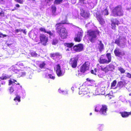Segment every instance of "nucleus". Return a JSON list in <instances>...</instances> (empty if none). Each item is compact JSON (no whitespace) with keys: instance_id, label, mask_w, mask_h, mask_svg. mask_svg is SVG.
Wrapping results in <instances>:
<instances>
[{"instance_id":"f257e3e1","label":"nucleus","mask_w":131,"mask_h":131,"mask_svg":"<svg viewBox=\"0 0 131 131\" xmlns=\"http://www.w3.org/2000/svg\"><path fill=\"white\" fill-rule=\"evenodd\" d=\"M68 24L67 19L62 21L61 23H58L55 25V29L56 32L59 34L60 37L62 39L66 38L68 36V32L66 28L61 24Z\"/></svg>"},{"instance_id":"f03ea898","label":"nucleus","mask_w":131,"mask_h":131,"mask_svg":"<svg viewBox=\"0 0 131 131\" xmlns=\"http://www.w3.org/2000/svg\"><path fill=\"white\" fill-rule=\"evenodd\" d=\"M100 31L97 30H88L87 32V37L89 40L92 43L95 42L97 38V36H100Z\"/></svg>"},{"instance_id":"7ed1b4c3","label":"nucleus","mask_w":131,"mask_h":131,"mask_svg":"<svg viewBox=\"0 0 131 131\" xmlns=\"http://www.w3.org/2000/svg\"><path fill=\"white\" fill-rule=\"evenodd\" d=\"M112 57L110 53L103 54L101 56L98 61L100 64H108L112 61Z\"/></svg>"},{"instance_id":"20e7f679","label":"nucleus","mask_w":131,"mask_h":131,"mask_svg":"<svg viewBox=\"0 0 131 131\" xmlns=\"http://www.w3.org/2000/svg\"><path fill=\"white\" fill-rule=\"evenodd\" d=\"M112 14L114 17L121 16L124 15V12L121 5H118L114 7L112 11Z\"/></svg>"},{"instance_id":"39448f33","label":"nucleus","mask_w":131,"mask_h":131,"mask_svg":"<svg viewBox=\"0 0 131 131\" xmlns=\"http://www.w3.org/2000/svg\"><path fill=\"white\" fill-rule=\"evenodd\" d=\"M90 65V63L88 61H86L80 67L79 70L77 71V75L81 76L82 74L88 70Z\"/></svg>"},{"instance_id":"423d86ee","label":"nucleus","mask_w":131,"mask_h":131,"mask_svg":"<svg viewBox=\"0 0 131 131\" xmlns=\"http://www.w3.org/2000/svg\"><path fill=\"white\" fill-rule=\"evenodd\" d=\"M107 110V106L105 105H102L101 108L99 106H96L95 110L96 112H99L101 115L104 116L106 115Z\"/></svg>"},{"instance_id":"0eeeda50","label":"nucleus","mask_w":131,"mask_h":131,"mask_svg":"<svg viewBox=\"0 0 131 131\" xmlns=\"http://www.w3.org/2000/svg\"><path fill=\"white\" fill-rule=\"evenodd\" d=\"M78 57L77 56L71 58L69 61L70 66L73 68H76L78 65Z\"/></svg>"},{"instance_id":"6e6552de","label":"nucleus","mask_w":131,"mask_h":131,"mask_svg":"<svg viewBox=\"0 0 131 131\" xmlns=\"http://www.w3.org/2000/svg\"><path fill=\"white\" fill-rule=\"evenodd\" d=\"M39 38L40 43L42 45L45 46L48 42V37L44 34H40Z\"/></svg>"},{"instance_id":"1a4fd4ad","label":"nucleus","mask_w":131,"mask_h":131,"mask_svg":"<svg viewBox=\"0 0 131 131\" xmlns=\"http://www.w3.org/2000/svg\"><path fill=\"white\" fill-rule=\"evenodd\" d=\"M56 72L58 77H60L64 75V72L62 71L59 64H57L56 65Z\"/></svg>"},{"instance_id":"9d476101","label":"nucleus","mask_w":131,"mask_h":131,"mask_svg":"<svg viewBox=\"0 0 131 131\" xmlns=\"http://www.w3.org/2000/svg\"><path fill=\"white\" fill-rule=\"evenodd\" d=\"M50 56L55 60L56 59H59L62 57L61 54L58 52L51 53L50 54Z\"/></svg>"},{"instance_id":"9b49d317","label":"nucleus","mask_w":131,"mask_h":131,"mask_svg":"<svg viewBox=\"0 0 131 131\" xmlns=\"http://www.w3.org/2000/svg\"><path fill=\"white\" fill-rule=\"evenodd\" d=\"M80 14L82 17L85 19H88L89 18L90 14L89 12H86L83 8H80Z\"/></svg>"},{"instance_id":"f8f14e48","label":"nucleus","mask_w":131,"mask_h":131,"mask_svg":"<svg viewBox=\"0 0 131 131\" xmlns=\"http://www.w3.org/2000/svg\"><path fill=\"white\" fill-rule=\"evenodd\" d=\"M83 36V32H78L75 35L74 38V40L75 42H79L81 41V39Z\"/></svg>"},{"instance_id":"ddd939ff","label":"nucleus","mask_w":131,"mask_h":131,"mask_svg":"<svg viewBox=\"0 0 131 131\" xmlns=\"http://www.w3.org/2000/svg\"><path fill=\"white\" fill-rule=\"evenodd\" d=\"M83 49V45L81 43L74 46L73 47V50L76 52H80L82 51Z\"/></svg>"},{"instance_id":"4468645a","label":"nucleus","mask_w":131,"mask_h":131,"mask_svg":"<svg viewBox=\"0 0 131 131\" xmlns=\"http://www.w3.org/2000/svg\"><path fill=\"white\" fill-rule=\"evenodd\" d=\"M96 18L99 21V24L101 25H103L105 23V21L100 14H96Z\"/></svg>"},{"instance_id":"2eb2a0df","label":"nucleus","mask_w":131,"mask_h":131,"mask_svg":"<svg viewBox=\"0 0 131 131\" xmlns=\"http://www.w3.org/2000/svg\"><path fill=\"white\" fill-rule=\"evenodd\" d=\"M115 22H114L113 20H111V28L112 29L114 30H115L116 28V25L118 26L120 23L119 21L117 19V18H115Z\"/></svg>"},{"instance_id":"dca6fc26","label":"nucleus","mask_w":131,"mask_h":131,"mask_svg":"<svg viewBox=\"0 0 131 131\" xmlns=\"http://www.w3.org/2000/svg\"><path fill=\"white\" fill-rule=\"evenodd\" d=\"M114 53L116 56L120 57L121 56H123L125 54L124 53H122L119 48H116L114 51Z\"/></svg>"},{"instance_id":"f3484780","label":"nucleus","mask_w":131,"mask_h":131,"mask_svg":"<svg viewBox=\"0 0 131 131\" xmlns=\"http://www.w3.org/2000/svg\"><path fill=\"white\" fill-rule=\"evenodd\" d=\"M39 30L41 32L47 33L49 34L50 36H52L54 35L52 33L51 31H47L46 29L44 28L41 27L39 29Z\"/></svg>"},{"instance_id":"a211bd4d","label":"nucleus","mask_w":131,"mask_h":131,"mask_svg":"<svg viewBox=\"0 0 131 131\" xmlns=\"http://www.w3.org/2000/svg\"><path fill=\"white\" fill-rule=\"evenodd\" d=\"M114 43L120 47L123 46L125 45L124 43L121 41L119 38L115 40Z\"/></svg>"},{"instance_id":"6ab92c4d","label":"nucleus","mask_w":131,"mask_h":131,"mask_svg":"<svg viewBox=\"0 0 131 131\" xmlns=\"http://www.w3.org/2000/svg\"><path fill=\"white\" fill-rule=\"evenodd\" d=\"M120 113L122 117L126 118L129 115H131V111L130 112L125 111L120 112Z\"/></svg>"},{"instance_id":"aec40b11","label":"nucleus","mask_w":131,"mask_h":131,"mask_svg":"<svg viewBox=\"0 0 131 131\" xmlns=\"http://www.w3.org/2000/svg\"><path fill=\"white\" fill-rule=\"evenodd\" d=\"M126 84V82L125 81H120L118 82L117 86L120 89H121Z\"/></svg>"},{"instance_id":"412c9836","label":"nucleus","mask_w":131,"mask_h":131,"mask_svg":"<svg viewBox=\"0 0 131 131\" xmlns=\"http://www.w3.org/2000/svg\"><path fill=\"white\" fill-rule=\"evenodd\" d=\"M87 94V92L84 88L80 89L79 91V94L81 95H84Z\"/></svg>"},{"instance_id":"4be33fe9","label":"nucleus","mask_w":131,"mask_h":131,"mask_svg":"<svg viewBox=\"0 0 131 131\" xmlns=\"http://www.w3.org/2000/svg\"><path fill=\"white\" fill-rule=\"evenodd\" d=\"M102 65L100 66L101 67V70L102 71H103L105 73H107L109 71V69L107 66L104 67Z\"/></svg>"},{"instance_id":"5701e85b","label":"nucleus","mask_w":131,"mask_h":131,"mask_svg":"<svg viewBox=\"0 0 131 131\" xmlns=\"http://www.w3.org/2000/svg\"><path fill=\"white\" fill-rule=\"evenodd\" d=\"M52 12V15L53 16H55L56 15V7L54 5H52L51 7Z\"/></svg>"},{"instance_id":"b1692460","label":"nucleus","mask_w":131,"mask_h":131,"mask_svg":"<svg viewBox=\"0 0 131 131\" xmlns=\"http://www.w3.org/2000/svg\"><path fill=\"white\" fill-rule=\"evenodd\" d=\"M98 48L100 51H102L104 49V45L101 40L99 41Z\"/></svg>"},{"instance_id":"393cba45","label":"nucleus","mask_w":131,"mask_h":131,"mask_svg":"<svg viewBox=\"0 0 131 131\" xmlns=\"http://www.w3.org/2000/svg\"><path fill=\"white\" fill-rule=\"evenodd\" d=\"M74 43L73 42L70 43H64V46L69 48H71L74 45Z\"/></svg>"},{"instance_id":"a878e982","label":"nucleus","mask_w":131,"mask_h":131,"mask_svg":"<svg viewBox=\"0 0 131 131\" xmlns=\"http://www.w3.org/2000/svg\"><path fill=\"white\" fill-rule=\"evenodd\" d=\"M5 14L4 9L0 8V17H4L5 16Z\"/></svg>"},{"instance_id":"bb28decb","label":"nucleus","mask_w":131,"mask_h":131,"mask_svg":"<svg viewBox=\"0 0 131 131\" xmlns=\"http://www.w3.org/2000/svg\"><path fill=\"white\" fill-rule=\"evenodd\" d=\"M107 66L109 69V71H112L115 69L114 66L112 64H109Z\"/></svg>"},{"instance_id":"cd10ccee","label":"nucleus","mask_w":131,"mask_h":131,"mask_svg":"<svg viewBox=\"0 0 131 131\" xmlns=\"http://www.w3.org/2000/svg\"><path fill=\"white\" fill-rule=\"evenodd\" d=\"M58 40L56 38H55L52 40L51 43L52 45H55L58 43Z\"/></svg>"},{"instance_id":"c85d7f7f","label":"nucleus","mask_w":131,"mask_h":131,"mask_svg":"<svg viewBox=\"0 0 131 131\" xmlns=\"http://www.w3.org/2000/svg\"><path fill=\"white\" fill-rule=\"evenodd\" d=\"M18 74V76L19 77H23L25 75L26 73L25 72L20 71L19 72Z\"/></svg>"},{"instance_id":"c756f323","label":"nucleus","mask_w":131,"mask_h":131,"mask_svg":"<svg viewBox=\"0 0 131 131\" xmlns=\"http://www.w3.org/2000/svg\"><path fill=\"white\" fill-rule=\"evenodd\" d=\"M63 2V0H54V4H55L58 5L62 3Z\"/></svg>"},{"instance_id":"7c9ffc66","label":"nucleus","mask_w":131,"mask_h":131,"mask_svg":"<svg viewBox=\"0 0 131 131\" xmlns=\"http://www.w3.org/2000/svg\"><path fill=\"white\" fill-rule=\"evenodd\" d=\"M46 64L45 62H43L41 63H40L39 64V67L41 69L44 68Z\"/></svg>"},{"instance_id":"2f4dec72","label":"nucleus","mask_w":131,"mask_h":131,"mask_svg":"<svg viewBox=\"0 0 131 131\" xmlns=\"http://www.w3.org/2000/svg\"><path fill=\"white\" fill-rule=\"evenodd\" d=\"M118 70L121 74H124L125 72V70L121 67L118 68Z\"/></svg>"},{"instance_id":"473e14b6","label":"nucleus","mask_w":131,"mask_h":131,"mask_svg":"<svg viewBox=\"0 0 131 131\" xmlns=\"http://www.w3.org/2000/svg\"><path fill=\"white\" fill-rule=\"evenodd\" d=\"M9 78V77L7 75H3L1 77H0V81L1 80H6Z\"/></svg>"},{"instance_id":"72a5a7b5","label":"nucleus","mask_w":131,"mask_h":131,"mask_svg":"<svg viewBox=\"0 0 131 131\" xmlns=\"http://www.w3.org/2000/svg\"><path fill=\"white\" fill-rule=\"evenodd\" d=\"M117 84V81L116 80H114L111 83V88H113L115 87Z\"/></svg>"},{"instance_id":"f704fd0d","label":"nucleus","mask_w":131,"mask_h":131,"mask_svg":"<svg viewBox=\"0 0 131 131\" xmlns=\"http://www.w3.org/2000/svg\"><path fill=\"white\" fill-rule=\"evenodd\" d=\"M16 65L18 66H21L23 67H24V66L25 65V64L23 63V61H20L17 62Z\"/></svg>"},{"instance_id":"c9c22d12","label":"nucleus","mask_w":131,"mask_h":131,"mask_svg":"<svg viewBox=\"0 0 131 131\" xmlns=\"http://www.w3.org/2000/svg\"><path fill=\"white\" fill-rule=\"evenodd\" d=\"M20 97L19 95H17L16 97H15L14 99V100L15 101H17L18 102L20 101Z\"/></svg>"},{"instance_id":"e433bc0d","label":"nucleus","mask_w":131,"mask_h":131,"mask_svg":"<svg viewBox=\"0 0 131 131\" xmlns=\"http://www.w3.org/2000/svg\"><path fill=\"white\" fill-rule=\"evenodd\" d=\"M30 53L32 57H36L37 55V54L36 53V52L34 51L30 52Z\"/></svg>"},{"instance_id":"4c0bfd02","label":"nucleus","mask_w":131,"mask_h":131,"mask_svg":"<svg viewBox=\"0 0 131 131\" xmlns=\"http://www.w3.org/2000/svg\"><path fill=\"white\" fill-rule=\"evenodd\" d=\"M103 125H100L97 128L98 131H101L103 128Z\"/></svg>"},{"instance_id":"58836bf2","label":"nucleus","mask_w":131,"mask_h":131,"mask_svg":"<svg viewBox=\"0 0 131 131\" xmlns=\"http://www.w3.org/2000/svg\"><path fill=\"white\" fill-rule=\"evenodd\" d=\"M8 91L10 93H13L14 91L13 87L11 86L9 87L8 89Z\"/></svg>"},{"instance_id":"ea45409f","label":"nucleus","mask_w":131,"mask_h":131,"mask_svg":"<svg viewBox=\"0 0 131 131\" xmlns=\"http://www.w3.org/2000/svg\"><path fill=\"white\" fill-rule=\"evenodd\" d=\"M48 76L50 78L53 80L55 78V76L53 74H48Z\"/></svg>"},{"instance_id":"a19ab883","label":"nucleus","mask_w":131,"mask_h":131,"mask_svg":"<svg viewBox=\"0 0 131 131\" xmlns=\"http://www.w3.org/2000/svg\"><path fill=\"white\" fill-rule=\"evenodd\" d=\"M104 11L105 12V13L104 14V15H108V11L107 8H106L105 9H104Z\"/></svg>"},{"instance_id":"79ce46f5","label":"nucleus","mask_w":131,"mask_h":131,"mask_svg":"<svg viewBox=\"0 0 131 131\" xmlns=\"http://www.w3.org/2000/svg\"><path fill=\"white\" fill-rule=\"evenodd\" d=\"M16 2L20 4H23V0H14Z\"/></svg>"},{"instance_id":"37998d69","label":"nucleus","mask_w":131,"mask_h":131,"mask_svg":"<svg viewBox=\"0 0 131 131\" xmlns=\"http://www.w3.org/2000/svg\"><path fill=\"white\" fill-rule=\"evenodd\" d=\"M7 36V35H6L3 34L1 32H0V38H1L2 37L4 38V37H6ZM0 42H1V41H0Z\"/></svg>"},{"instance_id":"c03bdc74","label":"nucleus","mask_w":131,"mask_h":131,"mask_svg":"<svg viewBox=\"0 0 131 131\" xmlns=\"http://www.w3.org/2000/svg\"><path fill=\"white\" fill-rule=\"evenodd\" d=\"M126 77L129 78H131V74L129 73H127Z\"/></svg>"},{"instance_id":"a18cd8bd","label":"nucleus","mask_w":131,"mask_h":131,"mask_svg":"<svg viewBox=\"0 0 131 131\" xmlns=\"http://www.w3.org/2000/svg\"><path fill=\"white\" fill-rule=\"evenodd\" d=\"M23 31V30L22 29H16V30H15V31L17 32V33H18V32H21V31Z\"/></svg>"},{"instance_id":"49530a36","label":"nucleus","mask_w":131,"mask_h":131,"mask_svg":"<svg viewBox=\"0 0 131 131\" xmlns=\"http://www.w3.org/2000/svg\"><path fill=\"white\" fill-rule=\"evenodd\" d=\"M20 86L19 84L18 83H16V88H17V89H19L20 88Z\"/></svg>"},{"instance_id":"de8ad7c7","label":"nucleus","mask_w":131,"mask_h":131,"mask_svg":"<svg viewBox=\"0 0 131 131\" xmlns=\"http://www.w3.org/2000/svg\"><path fill=\"white\" fill-rule=\"evenodd\" d=\"M13 81H12L11 80H10L9 81L8 85H11L13 83H14Z\"/></svg>"},{"instance_id":"09e8293b","label":"nucleus","mask_w":131,"mask_h":131,"mask_svg":"<svg viewBox=\"0 0 131 131\" xmlns=\"http://www.w3.org/2000/svg\"><path fill=\"white\" fill-rule=\"evenodd\" d=\"M86 80L87 81H88L90 82H93L94 81L93 80H90L88 78L86 79Z\"/></svg>"},{"instance_id":"8fccbe9b","label":"nucleus","mask_w":131,"mask_h":131,"mask_svg":"<svg viewBox=\"0 0 131 131\" xmlns=\"http://www.w3.org/2000/svg\"><path fill=\"white\" fill-rule=\"evenodd\" d=\"M112 97V95H109V94H108V99H109V100L110 99H111V97Z\"/></svg>"},{"instance_id":"3c124183","label":"nucleus","mask_w":131,"mask_h":131,"mask_svg":"<svg viewBox=\"0 0 131 131\" xmlns=\"http://www.w3.org/2000/svg\"><path fill=\"white\" fill-rule=\"evenodd\" d=\"M0 82H1V84L4 85L5 84V82L4 81H2L1 80V81H0Z\"/></svg>"},{"instance_id":"603ef678","label":"nucleus","mask_w":131,"mask_h":131,"mask_svg":"<svg viewBox=\"0 0 131 131\" xmlns=\"http://www.w3.org/2000/svg\"><path fill=\"white\" fill-rule=\"evenodd\" d=\"M91 73L92 74H94L95 75H96V73L95 72L94 73V70H91Z\"/></svg>"},{"instance_id":"864d4df0","label":"nucleus","mask_w":131,"mask_h":131,"mask_svg":"<svg viewBox=\"0 0 131 131\" xmlns=\"http://www.w3.org/2000/svg\"><path fill=\"white\" fill-rule=\"evenodd\" d=\"M53 0H46V1L47 3H49L51 1H52Z\"/></svg>"},{"instance_id":"5fc2aeb1","label":"nucleus","mask_w":131,"mask_h":131,"mask_svg":"<svg viewBox=\"0 0 131 131\" xmlns=\"http://www.w3.org/2000/svg\"><path fill=\"white\" fill-rule=\"evenodd\" d=\"M23 32L25 35L26 34L27 31H26V29H24V30H23Z\"/></svg>"},{"instance_id":"6e6d98bb","label":"nucleus","mask_w":131,"mask_h":131,"mask_svg":"<svg viewBox=\"0 0 131 131\" xmlns=\"http://www.w3.org/2000/svg\"><path fill=\"white\" fill-rule=\"evenodd\" d=\"M15 6H16V7H18V8H19L20 7V5L19 4H16V5H15Z\"/></svg>"},{"instance_id":"4d7b16f0","label":"nucleus","mask_w":131,"mask_h":131,"mask_svg":"<svg viewBox=\"0 0 131 131\" xmlns=\"http://www.w3.org/2000/svg\"><path fill=\"white\" fill-rule=\"evenodd\" d=\"M94 71H95V73H96L97 72V69L96 68H95L94 69Z\"/></svg>"},{"instance_id":"13d9d810","label":"nucleus","mask_w":131,"mask_h":131,"mask_svg":"<svg viewBox=\"0 0 131 131\" xmlns=\"http://www.w3.org/2000/svg\"><path fill=\"white\" fill-rule=\"evenodd\" d=\"M12 44H9L8 43L7 44V45L9 47L10 46V45H11Z\"/></svg>"},{"instance_id":"bf43d9fd","label":"nucleus","mask_w":131,"mask_h":131,"mask_svg":"<svg viewBox=\"0 0 131 131\" xmlns=\"http://www.w3.org/2000/svg\"><path fill=\"white\" fill-rule=\"evenodd\" d=\"M13 82H14L13 83H15V82H17V81L16 80H15L14 79H13Z\"/></svg>"},{"instance_id":"052dcab7","label":"nucleus","mask_w":131,"mask_h":131,"mask_svg":"<svg viewBox=\"0 0 131 131\" xmlns=\"http://www.w3.org/2000/svg\"><path fill=\"white\" fill-rule=\"evenodd\" d=\"M17 9L16 8V7H14V9H12V10H14L15 9Z\"/></svg>"},{"instance_id":"680f3d73","label":"nucleus","mask_w":131,"mask_h":131,"mask_svg":"<svg viewBox=\"0 0 131 131\" xmlns=\"http://www.w3.org/2000/svg\"><path fill=\"white\" fill-rule=\"evenodd\" d=\"M3 0H0V2H3Z\"/></svg>"},{"instance_id":"e2e57ef3","label":"nucleus","mask_w":131,"mask_h":131,"mask_svg":"<svg viewBox=\"0 0 131 131\" xmlns=\"http://www.w3.org/2000/svg\"><path fill=\"white\" fill-rule=\"evenodd\" d=\"M129 96H131V93L129 94Z\"/></svg>"},{"instance_id":"0e129e2a","label":"nucleus","mask_w":131,"mask_h":131,"mask_svg":"<svg viewBox=\"0 0 131 131\" xmlns=\"http://www.w3.org/2000/svg\"><path fill=\"white\" fill-rule=\"evenodd\" d=\"M99 64H97V66H99Z\"/></svg>"},{"instance_id":"69168bd1","label":"nucleus","mask_w":131,"mask_h":131,"mask_svg":"<svg viewBox=\"0 0 131 131\" xmlns=\"http://www.w3.org/2000/svg\"><path fill=\"white\" fill-rule=\"evenodd\" d=\"M92 115V113H90V115Z\"/></svg>"},{"instance_id":"338daca9","label":"nucleus","mask_w":131,"mask_h":131,"mask_svg":"<svg viewBox=\"0 0 131 131\" xmlns=\"http://www.w3.org/2000/svg\"><path fill=\"white\" fill-rule=\"evenodd\" d=\"M104 11L103 10L102 11V12H103Z\"/></svg>"}]
</instances>
